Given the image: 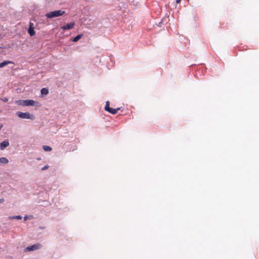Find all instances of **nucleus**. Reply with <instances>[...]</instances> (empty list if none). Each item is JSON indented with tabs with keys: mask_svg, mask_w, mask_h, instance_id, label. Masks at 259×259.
Returning <instances> with one entry per match:
<instances>
[{
	"mask_svg": "<svg viewBox=\"0 0 259 259\" xmlns=\"http://www.w3.org/2000/svg\"><path fill=\"white\" fill-rule=\"evenodd\" d=\"M39 103L38 102L34 101L33 100H26V106H38Z\"/></svg>",
	"mask_w": 259,
	"mask_h": 259,
	"instance_id": "obj_7",
	"label": "nucleus"
},
{
	"mask_svg": "<svg viewBox=\"0 0 259 259\" xmlns=\"http://www.w3.org/2000/svg\"><path fill=\"white\" fill-rule=\"evenodd\" d=\"M4 202V199H0V203H3Z\"/></svg>",
	"mask_w": 259,
	"mask_h": 259,
	"instance_id": "obj_20",
	"label": "nucleus"
},
{
	"mask_svg": "<svg viewBox=\"0 0 259 259\" xmlns=\"http://www.w3.org/2000/svg\"><path fill=\"white\" fill-rule=\"evenodd\" d=\"M3 127V124H0V131L2 130Z\"/></svg>",
	"mask_w": 259,
	"mask_h": 259,
	"instance_id": "obj_22",
	"label": "nucleus"
},
{
	"mask_svg": "<svg viewBox=\"0 0 259 259\" xmlns=\"http://www.w3.org/2000/svg\"><path fill=\"white\" fill-rule=\"evenodd\" d=\"M22 219V217L20 215L10 216L9 217V220H13V219L21 220Z\"/></svg>",
	"mask_w": 259,
	"mask_h": 259,
	"instance_id": "obj_15",
	"label": "nucleus"
},
{
	"mask_svg": "<svg viewBox=\"0 0 259 259\" xmlns=\"http://www.w3.org/2000/svg\"><path fill=\"white\" fill-rule=\"evenodd\" d=\"M109 105H110L109 101H106V105L105 106V111H106L110 113H112V114H115L117 112V111L120 109V108H110Z\"/></svg>",
	"mask_w": 259,
	"mask_h": 259,
	"instance_id": "obj_3",
	"label": "nucleus"
},
{
	"mask_svg": "<svg viewBox=\"0 0 259 259\" xmlns=\"http://www.w3.org/2000/svg\"><path fill=\"white\" fill-rule=\"evenodd\" d=\"M64 14H65L64 11L56 10L46 13L45 16H61Z\"/></svg>",
	"mask_w": 259,
	"mask_h": 259,
	"instance_id": "obj_4",
	"label": "nucleus"
},
{
	"mask_svg": "<svg viewBox=\"0 0 259 259\" xmlns=\"http://www.w3.org/2000/svg\"><path fill=\"white\" fill-rule=\"evenodd\" d=\"M10 63H13V62L10 61H5L2 63H0V67L3 68V67H5V66H6L7 65L10 64Z\"/></svg>",
	"mask_w": 259,
	"mask_h": 259,
	"instance_id": "obj_12",
	"label": "nucleus"
},
{
	"mask_svg": "<svg viewBox=\"0 0 259 259\" xmlns=\"http://www.w3.org/2000/svg\"><path fill=\"white\" fill-rule=\"evenodd\" d=\"M1 100L5 102H7L8 101V98L7 97H4L3 98H2Z\"/></svg>",
	"mask_w": 259,
	"mask_h": 259,
	"instance_id": "obj_19",
	"label": "nucleus"
},
{
	"mask_svg": "<svg viewBox=\"0 0 259 259\" xmlns=\"http://www.w3.org/2000/svg\"><path fill=\"white\" fill-rule=\"evenodd\" d=\"M33 218V216L32 215H26L24 217V221H26L28 219H32Z\"/></svg>",
	"mask_w": 259,
	"mask_h": 259,
	"instance_id": "obj_17",
	"label": "nucleus"
},
{
	"mask_svg": "<svg viewBox=\"0 0 259 259\" xmlns=\"http://www.w3.org/2000/svg\"><path fill=\"white\" fill-rule=\"evenodd\" d=\"M181 0H176V2L177 4L179 3Z\"/></svg>",
	"mask_w": 259,
	"mask_h": 259,
	"instance_id": "obj_21",
	"label": "nucleus"
},
{
	"mask_svg": "<svg viewBox=\"0 0 259 259\" xmlns=\"http://www.w3.org/2000/svg\"><path fill=\"white\" fill-rule=\"evenodd\" d=\"M15 103L18 105L26 106V100H16Z\"/></svg>",
	"mask_w": 259,
	"mask_h": 259,
	"instance_id": "obj_10",
	"label": "nucleus"
},
{
	"mask_svg": "<svg viewBox=\"0 0 259 259\" xmlns=\"http://www.w3.org/2000/svg\"><path fill=\"white\" fill-rule=\"evenodd\" d=\"M40 93L42 95H47L49 94V90L46 88H44L41 90Z\"/></svg>",
	"mask_w": 259,
	"mask_h": 259,
	"instance_id": "obj_13",
	"label": "nucleus"
},
{
	"mask_svg": "<svg viewBox=\"0 0 259 259\" xmlns=\"http://www.w3.org/2000/svg\"><path fill=\"white\" fill-rule=\"evenodd\" d=\"M42 148L45 151H51L52 150V148L49 146L44 145L42 146Z\"/></svg>",
	"mask_w": 259,
	"mask_h": 259,
	"instance_id": "obj_16",
	"label": "nucleus"
},
{
	"mask_svg": "<svg viewBox=\"0 0 259 259\" xmlns=\"http://www.w3.org/2000/svg\"><path fill=\"white\" fill-rule=\"evenodd\" d=\"M169 17H163L162 19L158 23V26L161 27L163 25L166 24L168 21H169Z\"/></svg>",
	"mask_w": 259,
	"mask_h": 259,
	"instance_id": "obj_8",
	"label": "nucleus"
},
{
	"mask_svg": "<svg viewBox=\"0 0 259 259\" xmlns=\"http://www.w3.org/2000/svg\"><path fill=\"white\" fill-rule=\"evenodd\" d=\"M82 36H83V34H78L77 36H76L75 37H74V38H73L72 39V41L73 42H76L79 39H80L82 37Z\"/></svg>",
	"mask_w": 259,
	"mask_h": 259,
	"instance_id": "obj_14",
	"label": "nucleus"
},
{
	"mask_svg": "<svg viewBox=\"0 0 259 259\" xmlns=\"http://www.w3.org/2000/svg\"><path fill=\"white\" fill-rule=\"evenodd\" d=\"M9 142L8 140H6L0 144V149L2 150H4L6 147L9 146Z\"/></svg>",
	"mask_w": 259,
	"mask_h": 259,
	"instance_id": "obj_9",
	"label": "nucleus"
},
{
	"mask_svg": "<svg viewBox=\"0 0 259 259\" xmlns=\"http://www.w3.org/2000/svg\"><path fill=\"white\" fill-rule=\"evenodd\" d=\"M36 24L35 23V21L33 19L30 20V21L29 23V27L27 30L28 34L31 36H34L35 34V32L34 31V28Z\"/></svg>",
	"mask_w": 259,
	"mask_h": 259,
	"instance_id": "obj_1",
	"label": "nucleus"
},
{
	"mask_svg": "<svg viewBox=\"0 0 259 259\" xmlns=\"http://www.w3.org/2000/svg\"><path fill=\"white\" fill-rule=\"evenodd\" d=\"M75 23L73 22H71L69 23H67L66 25L62 26L61 27V29L63 30L70 29L73 28L74 26Z\"/></svg>",
	"mask_w": 259,
	"mask_h": 259,
	"instance_id": "obj_6",
	"label": "nucleus"
},
{
	"mask_svg": "<svg viewBox=\"0 0 259 259\" xmlns=\"http://www.w3.org/2000/svg\"><path fill=\"white\" fill-rule=\"evenodd\" d=\"M41 246L42 245L40 244L36 243L32 245L27 246L25 248L24 251L26 252L34 251L40 248Z\"/></svg>",
	"mask_w": 259,
	"mask_h": 259,
	"instance_id": "obj_5",
	"label": "nucleus"
},
{
	"mask_svg": "<svg viewBox=\"0 0 259 259\" xmlns=\"http://www.w3.org/2000/svg\"><path fill=\"white\" fill-rule=\"evenodd\" d=\"M16 115L20 118L22 119H30L32 120H34V116L33 114H30L29 112H22L20 111H18L16 113Z\"/></svg>",
	"mask_w": 259,
	"mask_h": 259,
	"instance_id": "obj_2",
	"label": "nucleus"
},
{
	"mask_svg": "<svg viewBox=\"0 0 259 259\" xmlns=\"http://www.w3.org/2000/svg\"><path fill=\"white\" fill-rule=\"evenodd\" d=\"M49 166L48 165H46L45 166H44L43 167H42L41 168V170H45L49 168Z\"/></svg>",
	"mask_w": 259,
	"mask_h": 259,
	"instance_id": "obj_18",
	"label": "nucleus"
},
{
	"mask_svg": "<svg viewBox=\"0 0 259 259\" xmlns=\"http://www.w3.org/2000/svg\"><path fill=\"white\" fill-rule=\"evenodd\" d=\"M9 162V160L6 157H1L0 158V163L6 164Z\"/></svg>",
	"mask_w": 259,
	"mask_h": 259,
	"instance_id": "obj_11",
	"label": "nucleus"
}]
</instances>
